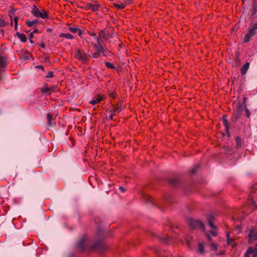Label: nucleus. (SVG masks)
<instances>
[{
  "instance_id": "58836bf2",
  "label": "nucleus",
  "mask_w": 257,
  "mask_h": 257,
  "mask_svg": "<svg viewBox=\"0 0 257 257\" xmlns=\"http://www.w3.org/2000/svg\"><path fill=\"white\" fill-rule=\"evenodd\" d=\"M252 28H253V29L254 30H256L257 29V22L253 24L252 25Z\"/></svg>"
},
{
  "instance_id": "c03bdc74",
  "label": "nucleus",
  "mask_w": 257,
  "mask_h": 257,
  "mask_svg": "<svg viewBox=\"0 0 257 257\" xmlns=\"http://www.w3.org/2000/svg\"><path fill=\"white\" fill-rule=\"evenodd\" d=\"M186 242H187V243L188 245H189L190 241V239H189V238L187 237V238H186Z\"/></svg>"
},
{
  "instance_id": "aec40b11",
  "label": "nucleus",
  "mask_w": 257,
  "mask_h": 257,
  "mask_svg": "<svg viewBox=\"0 0 257 257\" xmlns=\"http://www.w3.org/2000/svg\"><path fill=\"white\" fill-rule=\"evenodd\" d=\"M223 121L224 125L225 126L226 131L227 133H228V131H229V126H228L227 121L226 119V116L225 115L223 116Z\"/></svg>"
},
{
  "instance_id": "e433bc0d",
  "label": "nucleus",
  "mask_w": 257,
  "mask_h": 257,
  "mask_svg": "<svg viewBox=\"0 0 257 257\" xmlns=\"http://www.w3.org/2000/svg\"><path fill=\"white\" fill-rule=\"evenodd\" d=\"M95 39H96V42H97V44H101V42L102 41L101 39H100L98 37H96Z\"/></svg>"
},
{
  "instance_id": "a211bd4d",
  "label": "nucleus",
  "mask_w": 257,
  "mask_h": 257,
  "mask_svg": "<svg viewBox=\"0 0 257 257\" xmlns=\"http://www.w3.org/2000/svg\"><path fill=\"white\" fill-rule=\"evenodd\" d=\"M98 37L101 39H103L105 40H107V38L104 30H101L99 32Z\"/></svg>"
},
{
  "instance_id": "473e14b6",
  "label": "nucleus",
  "mask_w": 257,
  "mask_h": 257,
  "mask_svg": "<svg viewBox=\"0 0 257 257\" xmlns=\"http://www.w3.org/2000/svg\"><path fill=\"white\" fill-rule=\"evenodd\" d=\"M19 19V18L17 17H15L14 18V21H15V29L17 30L18 28V20Z\"/></svg>"
},
{
  "instance_id": "6e6d98bb",
  "label": "nucleus",
  "mask_w": 257,
  "mask_h": 257,
  "mask_svg": "<svg viewBox=\"0 0 257 257\" xmlns=\"http://www.w3.org/2000/svg\"><path fill=\"white\" fill-rule=\"evenodd\" d=\"M168 237H167L166 238H165V241H168Z\"/></svg>"
},
{
  "instance_id": "bb28decb",
  "label": "nucleus",
  "mask_w": 257,
  "mask_h": 257,
  "mask_svg": "<svg viewBox=\"0 0 257 257\" xmlns=\"http://www.w3.org/2000/svg\"><path fill=\"white\" fill-rule=\"evenodd\" d=\"M114 6L117 8L118 9H122L123 8H125V5L124 4H120V5H118V4H114Z\"/></svg>"
},
{
  "instance_id": "7ed1b4c3",
  "label": "nucleus",
  "mask_w": 257,
  "mask_h": 257,
  "mask_svg": "<svg viewBox=\"0 0 257 257\" xmlns=\"http://www.w3.org/2000/svg\"><path fill=\"white\" fill-rule=\"evenodd\" d=\"M190 226L195 229L200 228L205 231V227L203 223L199 220L190 219L189 221Z\"/></svg>"
},
{
  "instance_id": "2eb2a0df",
  "label": "nucleus",
  "mask_w": 257,
  "mask_h": 257,
  "mask_svg": "<svg viewBox=\"0 0 257 257\" xmlns=\"http://www.w3.org/2000/svg\"><path fill=\"white\" fill-rule=\"evenodd\" d=\"M94 47L95 49H96L97 51L99 52H105V50L103 48L101 44H95L94 45Z\"/></svg>"
},
{
  "instance_id": "c756f323",
  "label": "nucleus",
  "mask_w": 257,
  "mask_h": 257,
  "mask_svg": "<svg viewBox=\"0 0 257 257\" xmlns=\"http://www.w3.org/2000/svg\"><path fill=\"white\" fill-rule=\"evenodd\" d=\"M251 37L248 34H247L245 37H244V42H247L248 41H249L250 38H251Z\"/></svg>"
},
{
  "instance_id": "ddd939ff",
  "label": "nucleus",
  "mask_w": 257,
  "mask_h": 257,
  "mask_svg": "<svg viewBox=\"0 0 257 257\" xmlns=\"http://www.w3.org/2000/svg\"><path fill=\"white\" fill-rule=\"evenodd\" d=\"M16 35L22 42H25L27 41V39L24 34H21L18 32L17 33Z\"/></svg>"
},
{
  "instance_id": "a878e982",
  "label": "nucleus",
  "mask_w": 257,
  "mask_h": 257,
  "mask_svg": "<svg viewBox=\"0 0 257 257\" xmlns=\"http://www.w3.org/2000/svg\"><path fill=\"white\" fill-rule=\"evenodd\" d=\"M255 30L251 28L249 29V33H248L251 37L253 36L255 34Z\"/></svg>"
},
{
  "instance_id": "5701e85b",
  "label": "nucleus",
  "mask_w": 257,
  "mask_h": 257,
  "mask_svg": "<svg viewBox=\"0 0 257 257\" xmlns=\"http://www.w3.org/2000/svg\"><path fill=\"white\" fill-rule=\"evenodd\" d=\"M236 147L237 148L241 147V143H242L241 139L238 137H236Z\"/></svg>"
},
{
  "instance_id": "1a4fd4ad",
  "label": "nucleus",
  "mask_w": 257,
  "mask_h": 257,
  "mask_svg": "<svg viewBox=\"0 0 257 257\" xmlns=\"http://www.w3.org/2000/svg\"><path fill=\"white\" fill-rule=\"evenodd\" d=\"M47 118L48 124L49 126L53 127L55 125V124H56L55 121L53 119L52 115L50 113H47Z\"/></svg>"
},
{
  "instance_id": "a19ab883",
  "label": "nucleus",
  "mask_w": 257,
  "mask_h": 257,
  "mask_svg": "<svg viewBox=\"0 0 257 257\" xmlns=\"http://www.w3.org/2000/svg\"><path fill=\"white\" fill-rule=\"evenodd\" d=\"M197 168H198L197 166H196L195 168H193L192 170H191V173L192 174L195 173V172H196V169H197Z\"/></svg>"
},
{
  "instance_id": "f03ea898",
  "label": "nucleus",
  "mask_w": 257,
  "mask_h": 257,
  "mask_svg": "<svg viewBox=\"0 0 257 257\" xmlns=\"http://www.w3.org/2000/svg\"><path fill=\"white\" fill-rule=\"evenodd\" d=\"M214 217L213 214H211L208 215L207 217V220L208 222V224L210 227L211 228L212 230L210 231V233L213 236H215L217 234V232L216 231V227L213 224V221L214 220Z\"/></svg>"
},
{
  "instance_id": "dca6fc26",
  "label": "nucleus",
  "mask_w": 257,
  "mask_h": 257,
  "mask_svg": "<svg viewBox=\"0 0 257 257\" xmlns=\"http://www.w3.org/2000/svg\"><path fill=\"white\" fill-rule=\"evenodd\" d=\"M122 107L120 106L117 105L116 107L112 108L111 110H110L109 112L113 111L115 114L119 113L122 110Z\"/></svg>"
},
{
  "instance_id": "f704fd0d",
  "label": "nucleus",
  "mask_w": 257,
  "mask_h": 257,
  "mask_svg": "<svg viewBox=\"0 0 257 257\" xmlns=\"http://www.w3.org/2000/svg\"><path fill=\"white\" fill-rule=\"evenodd\" d=\"M7 25V23L3 19H0V27H4Z\"/></svg>"
},
{
  "instance_id": "f8f14e48",
  "label": "nucleus",
  "mask_w": 257,
  "mask_h": 257,
  "mask_svg": "<svg viewBox=\"0 0 257 257\" xmlns=\"http://www.w3.org/2000/svg\"><path fill=\"white\" fill-rule=\"evenodd\" d=\"M59 37L60 38L64 37L67 39H73V36L71 34L69 33H61L59 35Z\"/></svg>"
},
{
  "instance_id": "4468645a",
  "label": "nucleus",
  "mask_w": 257,
  "mask_h": 257,
  "mask_svg": "<svg viewBox=\"0 0 257 257\" xmlns=\"http://www.w3.org/2000/svg\"><path fill=\"white\" fill-rule=\"evenodd\" d=\"M103 99V97L102 96H98L95 98H94L93 100H91L90 101V103L92 104V105H95L99 102H100Z\"/></svg>"
},
{
  "instance_id": "79ce46f5",
  "label": "nucleus",
  "mask_w": 257,
  "mask_h": 257,
  "mask_svg": "<svg viewBox=\"0 0 257 257\" xmlns=\"http://www.w3.org/2000/svg\"><path fill=\"white\" fill-rule=\"evenodd\" d=\"M206 235L207 237L208 238V240L209 241H211V237L210 236V235L208 233H206Z\"/></svg>"
},
{
  "instance_id": "412c9836",
  "label": "nucleus",
  "mask_w": 257,
  "mask_h": 257,
  "mask_svg": "<svg viewBox=\"0 0 257 257\" xmlns=\"http://www.w3.org/2000/svg\"><path fill=\"white\" fill-rule=\"evenodd\" d=\"M156 252L159 257H171V255L168 252H164L160 253L158 251H156Z\"/></svg>"
},
{
  "instance_id": "393cba45",
  "label": "nucleus",
  "mask_w": 257,
  "mask_h": 257,
  "mask_svg": "<svg viewBox=\"0 0 257 257\" xmlns=\"http://www.w3.org/2000/svg\"><path fill=\"white\" fill-rule=\"evenodd\" d=\"M99 7V4L92 5L91 10L93 12H96V11H98Z\"/></svg>"
},
{
  "instance_id": "0eeeda50",
  "label": "nucleus",
  "mask_w": 257,
  "mask_h": 257,
  "mask_svg": "<svg viewBox=\"0 0 257 257\" xmlns=\"http://www.w3.org/2000/svg\"><path fill=\"white\" fill-rule=\"evenodd\" d=\"M92 249H96L99 251H102L105 248V244L101 241H98L92 246Z\"/></svg>"
},
{
  "instance_id": "864d4df0",
  "label": "nucleus",
  "mask_w": 257,
  "mask_h": 257,
  "mask_svg": "<svg viewBox=\"0 0 257 257\" xmlns=\"http://www.w3.org/2000/svg\"><path fill=\"white\" fill-rule=\"evenodd\" d=\"M243 99L244 103H245V101L246 100V98L244 97Z\"/></svg>"
},
{
  "instance_id": "7c9ffc66",
  "label": "nucleus",
  "mask_w": 257,
  "mask_h": 257,
  "mask_svg": "<svg viewBox=\"0 0 257 257\" xmlns=\"http://www.w3.org/2000/svg\"><path fill=\"white\" fill-rule=\"evenodd\" d=\"M105 65L107 68H114V66L112 64H111L109 62H108L105 63Z\"/></svg>"
},
{
  "instance_id": "9d476101",
  "label": "nucleus",
  "mask_w": 257,
  "mask_h": 257,
  "mask_svg": "<svg viewBox=\"0 0 257 257\" xmlns=\"http://www.w3.org/2000/svg\"><path fill=\"white\" fill-rule=\"evenodd\" d=\"M197 250L201 254H204L205 253L204 245L203 242H199Z\"/></svg>"
},
{
  "instance_id": "13d9d810",
  "label": "nucleus",
  "mask_w": 257,
  "mask_h": 257,
  "mask_svg": "<svg viewBox=\"0 0 257 257\" xmlns=\"http://www.w3.org/2000/svg\"><path fill=\"white\" fill-rule=\"evenodd\" d=\"M255 255H257V248H256V249H255Z\"/></svg>"
},
{
  "instance_id": "6ab92c4d",
  "label": "nucleus",
  "mask_w": 257,
  "mask_h": 257,
  "mask_svg": "<svg viewBox=\"0 0 257 257\" xmlns=\"http://www.w3.org/2000/svg\"><path fill=\"white\" fill-rule=\"evenodd\" d=\"M54 90V87H46L45 88H43L42 90V92L45 93L48 92H50V93L53 91Z\"/></svg>"
},
{
  "instance_id": "4be33fe9",
  "label": "nucleus",
  "mask_w": 257,
  "mask_h": 257,
  "mask_svg": "<svg viewBox=\"0 0 257 257\" xmlns=\"http://www.w3.org/2000/svg\"><path fill=\"white\" fill-rule=\"evenodd\" d=\"M69 30L70 32H71L72 33H76L78 31V35L79 36H80L81 34V31L77 28L70 27Z\"/></svg>"
},
{
  "instance_id": "20e7f679",
  "label": "nucleus",
  "mask_w": 257,
  "mask_h": 257,
  "mask_svg": "<svg viewBox=\"0 0 257 257\" xmlns=\"http://www.w3.org/2000/svg\"><path fill=\"white\" fill-rule=\"evenodd\" d=\"M77 247L83 250L89 245V240L86 237L81 238L77 242Z\"/></svg>"
},
{
  "instance_id": "f3484780",
  "label": "nucleus",
  "mask_w": 257,
  "mask_h": 257,
  "mask_svg": "<svg viewBox=\"0 0 257 257\" xmlns=\"http://www.w3.org/2000/svg\"><path fill=\"white\" fill-rule=\"evenodd\" d=\"M226 237L228 243L234 246L235 245L234 240L233 239L230 238L228 233H227Z\"/></svg>"
},
{
  "instance_id": "4c0bfd02",
  "label": "nucleus",
  "mask_w": 257,
  "mask_h": 257,
  "mask_svg": "<svg viewBox=\"0 0 257 257\" xmlns=\"http://www.w3.org/2000/svg\"><path fill=\"white\" fill-rule=\"evenodd\" d=\"M110 112V114L109 116V118L110 119H112V118H113V116L114 115H115L116 114L113 112V111H111V112Z\"/></svg>"
},
{
  "instance_id": "603ef678",
  "label": "nucleus",
  "mask_w": 257,
  "mask_h": 257,
  "mask_svg": "<svg viewBox=\"0 0 257 257\" xmlns=\"http://www.w3.org/2000/svg\"><path fill=\"white\" fill-rule=\"evenodd\" d=\"M10 17H11V25L13 26V20H12V16H10Z\"/></svg>"
},
{
  "instance_id": "6e6552de",
  "label": "nucleus",
  "mask_w": 257,
  "mask_h": 257,
  "mask_svg": "<svg viewBox=\"0 0 257 257\" xmlns=\"http://www.w3.org/2000/svg\"><path fill=\"white\" fill-rule=\"evenodd\" d=\"M248 238L250 242L255 240L257 239V230L254 229H251L248 233Z\"/></svg>"
},
{
  "instance_id": "cd10ccee",
  "label": "nucleus",
  "mask_w": 257,
  "mask_h": 257,
  "mask_svg": "<svg viewBox=\"0 0 257 257\" xmlns=\"http://www.w3.org/2000/svg\"><path fill=\"white\" fill-rule=\"evenodd\" d=\"M211 249L214 251L216 250L217 249V244L214 243H211Z\"/></svg>"
},
{
  "instance_id": "c9c22d12",
  "label": "nucleus",
  "mask_w": 257,
  "mask_h": 257,
  "mask_svg": "<svg viewBox=\"0 0 257 257\" xmlns=\"http://www.w3.org/2000/svg\"><path fill=\"white\" fill-rule=\"evenodd\" d=\"M53 73L52 71H49L46 76L47 77H53Z\"/></svg>"
},
{
  "instance_id": "72a5a7b5",
  "label": "nucleus",
  "mask_w": 257,
  "mask_h": 257,
  "mask_svg": "<svg viewBox=\"0 0 257 257\" xmlns=\"http://www.w3.org/2000/svg\"><path fill=\"white\" fill-rule=\"evenodd\" d=\"M252 249L251 248H249L247 250L246 253L244 254L243 257H249L248 254L251 253Z\"/></svg>"
},
{
  "instance_id": "5fc2aeb1",
  "label": "nucleus",
  "mask_w": 257,
  "mask_h": 257,
  "mask_svg": "<svg viewBox=\"0 0 257 257\" xmlns=\"http://www.w3.org/2000/svg\"><path fill=\"white\" fill-rule=\"evenodd\" d=\"M103 53V55L105 56H106V52H102Z\"/></svg>"
},
{
  "instance_id": "c85d7f7f",
  "label": "nucleus",
  "mask_w": 257,
  "mask_h": 257,
  "mask_svg": "<svg viewBox=\"0 0 257 257\" xmlns=\"http://www.w3.org/2000/svg\"><path fill=\"white\" fill-rule=\"evenodd\" d=\"M100 55V52L97 51L96 52L92 54V57L94 58H97L99 57Z\"/></svg>"
},
{
  "instance_id": "49530a36",
  "label": "nucleus",
  "mask_w": 257,
  "mask_h": 257,
  "mask_svg": "<svg viewBox=\"0 0 257 257\" xmlns=\"http://www.w3.org/2000/svg\"><path fill=\"white\" fill-rule=\"evenodd\" d=\"M251 204L252 206H255V202L253 201V200H251Z\"/></svg>"
},
{
  "instance_id": "680f3d73",
  "label": "nucleus",
  "mask_w": 257,
  "mask_h": 257,
  "mask_svg": "<svg viewBox=\"0 0 257 257\" xmlns=\"http://www.w3.org/2000/svg\"><path fill=\"white\" fill-rule=\"evenodd\" d=\"M252 257H257V255L255 254H254Z\"/></svg>"
},
{
  "instance_id": "a18cd8bd",
  "label": "nucleus",
  "mask_w": 257,
  "mask_h": 257,
  "mask_svg": "<svg viewBox=\"0 0 257 257\" xmlns=\"http://www.w3.org/2000/svg\"><path fill=\"white\" fill-rule=\"evenodd\" d=\"M119 190L121 191V192H124V189L123 187L122 186H120L119 187Z\"/></svg>"
},
{
  "instance_id": "bf43d9fd",
  "label": "nucleus",
  "mask_w": 257,
  "mask_h": 257,
  "mask_svg": "<svg viewBox=\"0 0 257 257\" xmlns=\"http://www.w3.org/2000/svg\"><path fill=\"white\" fill-rule=\"evenodd\" d=\"M30 42L31 43H33V41L31 40V39H30Z\"/></svg>"
},
{
  "instance_id": "39448f33",
  "label": "nucleus",
  "mask_w": 257,
  "mask_h": 257,
  "mask_svg": "<svg viewBox=\"0 0 257 257\" xmlns=\"http://www.w3.org/2000/svg\"><path fill=\"white\" fill-rule=\"evenodd\" d=\"M7 65V57L0 54V80L2 79V71Z\"/></svg>"
},
{
  "instance_id": "ea45409f",
  "label": "nucleus",
  "mask_w": 257,
  "mask_h": 257,
  "mask_svg": "<svg viewBox=\"0 0 257 257\" xmlns=\"http://www.w3.org/2000/svg\"><path fill=\"white\" fill-rule=\"evenodd\" d=\"M116 94L114 92H112L110 94V97H112L113 98H115Z\"/></svg>"
},
{
  "instance_id": "09e8293b",
  "label": "nucleus",
  "mask_w": 257,
  "mask_h": 257,
  "mask_svg": "<svg viewBox=\"0 0 257 257\" xmlns=\"http://www.w3.org/2000/svg\"><path fill=\"white\" fill-rule=\"evenodd\" d=\"M256 12H257V9L256 8V7H254V9H253V13L255 14Z\"/></svg>"
},
{
  "instance_id": "9b49d317",
  "label": "nucleus",
  "mask_w": 257,
  "mask_h": 257,
  "mask_svg": "<svg viewBox=\"0 0 257 257\" xmlns=\"http://www.w3.org/2000/svg\"><path fill=\"white\" fill-rule=\"evenodd\" d=\"M249 63L246 62L242 67L241 69V72L242 74H245L246 73L247 70L249 68Z\"/></svg>"
},
{
  "instance_id": "2f4dec72",
  "label": "nucleus",
  "mask_w": 257,
  "mask_h": 257,
  "mask_svg": "<svg viewBox=\"0 0 257 257\" xmlns=\"http://www.w3.org/2000/svg\"><path fill=\"white\" fill-rule=\"evenodd\" d=\"M244 108H245V112H246V116L248 118L250 117V112H249V109L246 107V106H244Z\"/></svg>"
},
{
  "instance_id": "b1692460",
  "label": "nucleus",
  "mask_w": 257,
  "mask_h": 257,
  "mask_svg": "<svg viewBox=\"0 0 257 257\" xmlns=\"http://www.w3.org/2000/svg\"><path fill=\"white\" fill-rule=\"evenodd\" d=\"M38 22L37 20H33L32 21H27L26 24L29 27L33 26L34 24H36Z\"/></svg>"
},
{
  "instance_id": "37998d69",
  "label": "nucleus",
  "mask_w": 257,
  "mask_h": 257,
  "mask_svg": "<svg viewBox=\"0 0 257 257\" xmlns=\"http://www.w3.org/2000/svg\"><path fill=\"white\" fill-rule=\"evenodd\" d=\"M92 4H88L87 5V7L88 9H90L91 8L92 6Z\"/></svg>"
},
{
  "instance_id": "423d86ee",
  "label": "nucleus",
  "mask_w": 257,
  "mask_h": 257,
  "mask_svg": "<svg viewBox=\"0 0 257 257\" xmlns=\"http://www.w3.org/2000/svg\"><path fill=\"white\" fill-rule=\"evenodd\" d=\"M76 57L82 61H86L88 60V55L85 52L79 50L77 51Z\"/></svg>"
},
{
  "instance_id": "052dcab7",
  "label": "nucleus",
  "mask_w": 257,
  "mask_h": 257,
  "mask_svg": "<svg viewBox=\"0 0 257 257\" xmlns=\"http://www.w3.org/2000/svg\"><path fill=\"white\" fill-rule=\"evenodd\" d=\"M226 148V149H227V150H226V152L229 151V148Z\"/></svg>"
},
{
  "instance_id": "de8ad7c7",
  "label": "nucleus",
  "mask_w": 257,
  "mask_h": 257,
  "mask_svg": "<svg viewBox=\"0 0 257 257\" xmlns=\"http://www.w3.org/2000/svg\"><path fill=\"white\" fill-rule=\"evenodd\" d=\"M40 46L41 47L43 48H45V44H43V43H42V44H40Z\"/></svg>"
},
{
  "instance_id": "4d7b16f0",
  "label": "nucleus",
  "mask_w": 257,
  "mask_h": 257,
  "mask_svg": "<svg viewBox=\"0 0 257 257\" xmlns=\"http://www.w3.org/2000/svg\"><path fill=\"white\" fill-rule=\"evenodd\" d=\"M37 31H38V30H34V31H33V33H37Z\"/></svg>"
},
{
  "instance_id": "8fccbe9b",
  "label": "nucleus",
  "mask_w": 257,
  "mask_h": 257,
  "mask_svg": "<svg viewBox=\"0 0 257 257\" xmlns=\"http://www.w3.org/2000/svg\"><path fill=\"white\" fill-rule=\"evenodd\" d=\"M33 37V33H31L30 35V39H32Z\"/></svg>"
},
{
  "instance_id": "3c124183",
  "label": "nucleus",
  "mask_w": 257,
  "mask_h": 257,
  "mask_svg": "<svg viewBox=\"0 0 257 257\" xmlns=\"http://www.w3.org/2000/svg\"><path fill=\"white\" fill-rule=\"evenodd\" d=\"M91 36L95 37V38H96V37H97L96 35L94 33H93L92 34H91Z\"/></svg>"
},
{
  "instance_id": "f257e3e1",
  "label": "nucleus",
  "mask_w": 257,
  "mask_h": 257,
  "mask_svg": "<svg viewBox=\"0 0 257 257\" xmlns=\"http://www.w3.org/2000/svg\"><path fill=\"white\" fill-rule=\"evenodd\" d=\"M32 14L37 18H41L42 19H46L48 18L47 11L44 10L40 11L36 6H33Z\"/></svg>"
}]
</instances>
